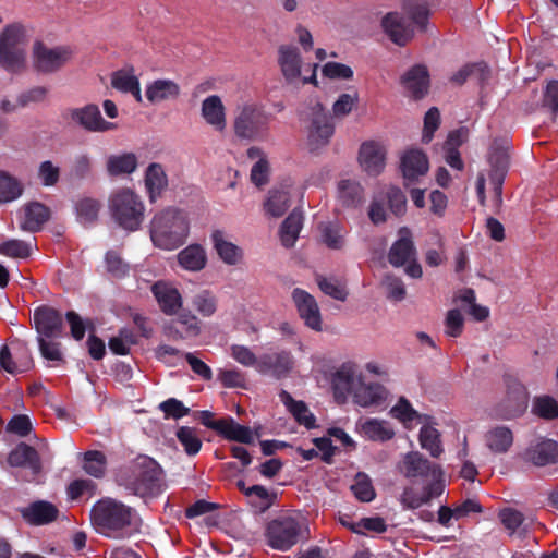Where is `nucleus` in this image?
Listing matches in <instances>:
<instances>
[{
	"instance_id": "6e6552de",
	"label": "nucleus",
	"mask_w": 558,
	"mask_h": 558,
	"mask_svg": "<svg viewBox=\"0 0 558 558\" xmlns=\"http://www.w3.org/2000/svg\"><path fill=\"white\" fill-rule=\"evenodd\" d=\"M277 61L282 76L289 84L302 82L303 84L311 83L317 85L316 70L318 64H308V69H311L310 75L303 74L307 69L303 68L301 52L298 47L293 45H281L278 48Z\"/></svg>"
},
{
	"instance_id": "c03bdc74",
	"label": "nucleus",
	"mask_w": 558,
	"mask_h": 558,
	"mask_svg": "<svg viewBox=\"0 0 558 558\" xmlns=\"http://www.w3.org/2000/svg\"><path fill=\"white\" fill-rule=\"evenodd\" d=\"M21 353L25 355L24 359H19V361H16L13 350L8 345H3L0 349V366L10 374L28 371L32 366V359L27 348H21Z\"/></svg>"
},
{
	"instance_id": "4c0bfd02",
	"label": "nucleus",
	"mask_w": 558,
	"mask_h": 558,
	"mask_svg": "<svg viewBox=\"0 0 558 558\" xmlns=\"http://www.w3.org/2000/svg\"><path fill=\"white\" fill-rule=\"evenodd\" d=\"M8 463L11 466H27L33 474H38L41 463L38 452L31 446L21 442L9 454Z\"/></svg>"
},
{
	"instance_id": "774afa93",
	"label": "nucleus",
	"mask_w": 558,
	"mask_h": 558,
	"mask_svg": "<svg viewBox=\"0 0 558 558\" xmlns=\"http://www.w3.org/2000/svg\"><path fill=\"white\" fill-rule=\"evenodd\" d=\"M0 254L13 258H26L31 254V245L21 240H9L0 244Z\"/></svg>"
},
{
	"instance_id": "79ce46f5",
	"label": "nucleus",
	"mask_w": 558,
	"mask_h": 558,
	"mask_svg": "<svg viewBox=\"0 0 558 558\" xmlns=\"http://www.w3.org/2000/svg\"><path fill=\"white\" fill-rule=\"evenodd\" d=\"M279 399L299 424L306 428L315 427L316 418L303 401H295L286 390L279 392Z\"/></svg>"
},
{
	"instance_id": "6e6d98bb",
	"label": "nucleus",
	"mask_w": 558,
	"mask_h": 558,
	"mask_svg": "<svg viewBox=\"0 0 558 558\" xmlns=\"http://www.w3.org/2000/svg\"><path fill=\"white\" fill-rule=\"evenodd\" d=\"M175 435L180 445L189 456H195L199 452L202 440L195 428L182 426L177 430Z\"/></svg>"
},
{
	"instance_id": "5701e85b",
	"label": "nucleus",
	"mask_w": 558,
	"mask_h": 558,
	"mask_svg": "<svg viewBox=\"0 0 558 558\" xmlns=\"http://www.w3.org/2000/svg\"><path fill=\"white\" fill-rule=\"evenodd\" d=\"M381 26L389 38L399 46H404L414 36V28L402 15L397 12L386 14Z\"/></svg>"
},
{
	"instance_id": "3c124183",
	"label": "nucleus",
	"mask_w": 558,
	"mask_h": 558,
	"mask_svg": "<svg viewBox=\"0 0 558 558\" xmlns=\"http://www.w3.org/2000/svg\"><path fill=\"white\" fill-rule=\"evenodd\" d=\"M421 447L426 450L433 458H439L442 452V444L440 433L432 424H423L418 436Z\"/></svg>"
},
{
	"instance_id": "37998d69",
	"label": "nucleus",
	"mask_w": 558,
	"mask_h": 558,
	"mask_svg": "<svg viewBox=\"0 0 558 558\" xmlns=\"http://www.w3.org/2000/svg\"><path fill=\"white\" fill-rule=\"evenodd\" d=\"M247 157L256 160L251 169V181L256 186H262L268 182L270 167L266 154L259 147H250Z\"/></svg>"
},
{
	"instance_id": "aec40b11",
	"label": "nucleus",
	"mask_w": 558,
	"mask_h": 558,
	"mask_svg": "<svg viewBox=\"0 0 558 558\" xmlns=\"http://www.w3.org/2000/svg\"><path fill=\"white\" fill-rule=\"evenodd\" d=\"M359 162L366 173L378 175L386 165L385 146L374 141L363 143L359 153Z\"/></svg>"
},
{
	"instance_id": "de8ad7c7",
	"label": "nucleus",
	"mask_w": 558,
	"mask_h": 558,
	"mask_svg": "<svg viewBox=\"0 0 558 558\" xmlns=\"http://www.w3.org/2000/svg\"><path fill=\"white\" fill-rule=\"evenodd\" d=\"M193 310L202 317H213L218 311V298L209 289L197 291L191 299Z\"/></svg>"
},
{
	"instance_id": "e2e57ef3",
	"label": "nucleus",
	"mask_w": 558,
	"mask_h": 558,
	"mask_svg": "<svg viewBox=\"0 0 558 558\" xmlns=\"http://www.w3.org/2000/svg\"><path fill=\"white\" fill-rule=\"evenodd\" d=\"M84 470L94 477H100L106 471V457L100 451H88L84 454Z\"/></svg>"
},
{
	"instance_id": "412c9836",
	"label": "nucleus",
	"mask_w": 558,
	"mask_h": 558,
	"mask_svg": "<svg viewBox=\"0 0 558 558\" xmlns=\"http://www.w3.org/2000/svg\"><path fill=\"white\" fill-rule=\"evenodd\" d=\"M347 230L338 221H325L317 226V243L329 251H343L347 246Z\"/></svg>"
},
{
	"instance_id": "69168bd1",
	"label": "nucleus",
	"mask_w": 558,
	"mask_h": 558,
	"mask_svg": "<svg viewBox=\"0 0 558 558\" xmlns=\"http://www.w3.org/2000/svg\"><path fill=\"white\" fill-rule=\"evenodd\" d=\"M245 496L251 498V501L259 509L266 510L272 505L275 495L270 494L268 489L262 485H253L245 490Z\"/></svg>"
},
{
	"instance_id": "603ef678",
	"label": "nucleus",
	"mask_w": 558,
	"mask_h": 558,
	"mask_svg": "<svg viewBox=\"0 0 558 558\" xmlns=\"http://www.w3.org/2000/svg\"><path fill=\"white\" fill-rule=\"evenodd\" d=\"M390 414L392 417L399 420L405 428H412L414 423L423 422L422 415L413 409L411 403L404 397H401L391 408Z\"/></svg>"
},
{
	"instance_id": "e433bc0d",
	"label": "nucleus",
	"mask_w": 558,
	"mask_h": 558,
	"mask_svg": "<svg viewBox=\"0 0 558 558\" xmlns=\"http://www.w3.org/2000/svg\"><path fill=\"white\" fill-rule=\"evenodd\" d=\"M111 86L125 94H131L138 104H144L141 84L133 69L119 70L111 75Z\"/></svg>"
},
{
	"instance_id": "052dcab7",
	"label": "nucleus",
	"mask_w": 558,
	"mask_h": 558,
	"mask_svg": "<svg viewBox=\"0 0 558 558\" xmlns=\"http://www.w3.org/2000/svg\"><path fill=\"white\" fill-rule=\"evenodd\" d=\"M316 282L319 289L327 295L338 300L344 301L347 299V290L342 282L336 278H327L324 276H317Z\"/></svg>"
},
{
	"instance_id": "7ed1b4c3",
	"label": "nucleus",
	"mask_w": 558,
	"mask_h": 558,
	"mask_svg": "<svg viewBox=\"0 0 558 558\" xmlns=\"http://www.w3.org/2000/svg\"><path fill=\"white\" fill-rule=\"evenodd\" d=\"M307 534L306 521L301 514H283L268 523L265 537L271 548L287 551L306 538Z\"/></svg>"
},
{
	"instance_id": "09e8293b",
	"label": "nucleus",
	"mask_w": 558,
	"mask_h": 558,
	"mask_svg": "<svg viewBox=\"0 0 558 558\" xmlns=\"http://www.w3.org/2000/svg\"><path fill=\"white\" fill-rule=\"evenodd\" d=\"M361 432L371 440L386 441L395 436L390 424L383 420L367 418L360 423Z\"/></svg>"
},
{
	"instance_id": "13d9d810",
	"label": "nucleus",
	"mask_w": 558,
	"mask_h": 558,
	"mask_svg": "<svg viewBox=\"0 0 558 558\" xmlns=\"http://www.w3.org/2000/svg\"><path fill=\"white\" fill-rule=\"evenodd\" d=\"M61 169L51 160L41 161L37 168V179L45 187L54 186L60 180Z\"/></svg>"
},
{
	"instance_id": "c85d7f7f",
	"label": "nucleus",
	"mask_w": 558,
	"mask_h": 558,
	"mask_svg": "<svg viewBox=\"0 0 558 558\" xmlns=\"http://www.w3.org/2000/svg\"><path fill=\"white\" fill-rule=\"evenodd\" d=\"M23 519L32 525H45L54 521L59 514L58 508L45 500H38L21 509Z\"/></svg>"
},
{
	"instance_id": "ea45409f",
	"label": "nucleus",
	"mask_w": 558,
	"mask_h": 558,
	"mask_svg": "<svg viewBox=\"0 0 558 558\" xmlns=\"http://www.w3.org/2000/svg\"><path fill=\"white\" fill-rule=\"evenodd\" d=\"M293 366V357L290 352L266 354L259 359L257 371L260 373L272 372L277 376L288 373Z\"/></svg>"
},
{
	"instance_id": "0eeeda50",
	"label": "nucleus",
	"mask_w": 558,
	"mask_h": 558,
	"mask_svg": "<svg viewBox=\"0 0 558 558\" xmlns=\"http://www.w3.org/2000/svg\"><path fill=\"white\" fill-rule=\"evenodd\" d=\"M75 50L70 45L49 46L41 40L33 45L32 59L34 68L41 73H56L74 57Z\"/></svg>"
},
{
	"instance_id": "dca6fc26",
	"label": "nucleus",
	"mask_w": 558,
	"mask_h": 558,
	"mask_svg": "<svg viewBox=\"0 0 558 558\" xmlns=\"http://www.w3.org/2000/svg\"><path fill=\"white\" fill-rule=\"evenodd\" d=\"M445 489V480L428 482L424 487L407 486L400 495V502L405 509H417L439 497Z\"/></svg>"
},
{
	"instance_id": "5fc2aeb1",
	"label": "nucleus",
	"mask_w": 558,
	"mask_h": 558,
	"mask_svg": "<svg viewBox=\"0 0 558 558\" xmlns=\"http://www.w3.org/2000/svg\"><path fill=\"white\" fill-rule=\"evenodd\" d=\"M532 412L544 420H554L558 416V402L547 395L537 396L533 399Z\"/></svg>"
},
{
	"instance_id": "6ab92c4d",
	"label": "nucleus",
	"mask_w": 558,
	"mask_h": 558,
	"mask_svg": "<svg viewBox=\"0 0 558 558\" xmlns=\"http://www.w3.org/2000/svg\"><path fill=\"white\" fill-rule=\"evenodd\" d=\"M362 373L359 365L352 361L342 363L333 373L331 384L337 398H345L353 393L362 381Z\"/></svg>"
},
{
	"instance_id": "a19ab883",
	"label": "nucleus",
	"mask_w": 558,
	"mask_h": 558,
	"mask_svg": "<svg viewBox=\"0 0 558 558\" xmlns=\"http://www.w3.org/2000/svg\"><path fill=\"white\" fill-rule=\"evenodd\" d=\"M217 433L228 440L242 444H252L255 439L250 427L238 424L232 417L220 418Z\"/></svg>"
},
{
	"instance_id": "2eb2a0df",
	"label": "nucleus",
	"mask_w": 558,
	"mask_h": 558,
	"mask_svg": "<svg viewBox=\"0 0 558 558\" xmlns=\"http://www.w3.org/2000/svg\"><path fill=\"white\" fill-rule=\"evenodd\" d=\"M291 299L305 326L314 331H322L323 319L315 298L307 291L295 288L291 293Z\"/></svg>"
},
{
	"instance_id": "58836bf2",
	"label": "nucleus",
	"mask_w": 558,
	"mask_h": 558,
	"mask_svg": "<svg viewBox=\"0 0 558 558\" xmlns=\"http://www.w3.org/2000/svg\"><path fill=\"white\" fill-rule=\"evenodd\" d=\"M484 440L493 453H505L513 444V433L507 426L496 425L485 433Z\"/></svg>"
},
{
	"instance_id": "4d7b16f0",
	"label": "nucleus",
	"mask_w": 558,
	"mask_h": 558,
	"mask_svg": "<svg viewBox=\"0 0 558 558\" xmlns=\"http://www.w3.org/2000/svg\"><path fill=\"white\" fill-rule=\"evenodd\" d=\"M504 527L510 535L515 533H524L526 527L524 526L523 514L512 508L502 509L498 514Z\"/></svg>"
},
{
	"instance_id": "39448f33",
	"label": "nucleus",
	"mask_w": 558,
	"mask_h": 558,
	"mask_svg": "<svg viewBox=\"0 0 558 558\" xmlns=\"http://www.w3.org/2000/svg\"><path fill=\"white\" fill-rule=\"evenodd\" d=\"M29 31L21 23H13L0 33V65L8 71L17 72L25 66L26 46Z\"/></svg>"
},
{
	"instance_id": "bb28decb",
	"label": "nucleus",
	"mask_w": 558,
	"mask_h": 558,
	"mask_svg": "<svg viewBox=\"0 0 558 558\" xmlns=\"http://www.w3.org/2000/svg\"><path fill=\"white\" fill-rule=\"evenodd\" d=\"M402 84L409 96L414 99L423 98L429 88V74L426 66L422 64L412 66L402 76Z\"/></svg>"
},
{
	"instance_id": "a878e982",
	"label": "nucleus",
	"mask_w": 558,
	"mask_h": 558,
	"mask_svg": "<svg viewBox=\"0 0 558 558\" xmlns=\"http://www.w3.org/2000/svg\"><path fill=\"white\" fill-rule=\"evenodd\" d=\"M415 256V248L412 241L411 230L402 227L398 231V240L392 244L389 251V262L396 267L405 265Z\"/></svg>"
},
{
	"instance_id": "c756f323",
	"label": "nucleus",
	"mask_w": 558,
	"mask_h": 558,
	"mask_svg": "<svg viewBox=\"0 0 558 558\" xmlns=\"http://www.w3.org/2000/svg\"><path fill=\"white\" fill-rule=\"evenodd\" d=\"M138 167L137 155L132 151L111 154L107 157L105 168L109 177H128Z\"/></svg>"
},
{
	"instance_id": "bf43d9fd",
	"label": "nucleus",
	"mask_w": 558,
	"mask_h": 558,
	"mask_svg": "<svg viewBox=\"0 0 558 558\" xmlns=\"http://www.w3.org/2000/svg\"><path fill=\"white\" fill-rule=\"evenodd\" d=\"M106 270L113 278H124L130 274V265L116 251H109L105 256Z\"/></svg>"
},
{
	"instance_id": "f3484780",
	"label": "nucleus",
	"mask_w": 558,
	"mask_h": 558,
	"mask_svg": "<svg viewBox=\"0 0 558 558\" xmlns=\"http://www.w3.org/2000/svg\"><path fill=\"white\" fill-rule=\"evenodd\" d=\"M400 168L405 184L409 185L417 182L428 172L429 161L422 149L411 147L401 155Z\"/></svg>"
},
{
	"instance_id": "c9c22d12",
	"label": "nucleus",
	"mask_w": 558,
	"mask_h": 558,
	"mask_svg": "<svg viewBox=\"0 0 558 558\" xmlns=\"http://www.w3.org/2000/svg\"><path fill=\"white\" fill-rule=\"evenodd\" d=\"M211 242L216 253L225 264L234 266L242 260V248L230 242L222 231H214L211 233Z\"/></svg>"
},
{
	"instance_id": "f704fd0d",
	"label": "nucleus",
	"mask_w": 558,
	"mask_h": 558,
	"mask_svg": "<svg viewBox=\"0 0 558 558\" xmlns=\"http://www.w3.org/2000/svg\"><path fill=\"white\" fill-rule=\"evenodd\" d=\"M49 209L45 205L32 202L22 209L20 227L25 231L36 232L49 219Z\"/></svg>"
},
{
	"instance_id": "864d4df0",
	"label": "nucleus",
	"mask_w": 558,
	"mask_h": 558,
	"mask_svg": "<svg viewBox=\"0 0 558 558\" xmlns=\"http://www.w3.org/2000/svg\"><path fill=\"white\" fill-rule=\"evenodd\" d=\"M22 182L5 171L0 170V203H10L22 196Z\"/></svg>"
},
{
	"instance_id": "4be33fe9",
	"label": "nucleus",
	"mask_w": 558,
	"mask_h": 558,
	"mask_svg": "<svg viewBox=\"0 0 558 558\" xmlns=\"http://www.w3.org/2000/svg\"><path fill=\"white\" fill-rule=\"evenodd\" d=\"M34 324L39 338H58L62 335V316L52 307L43 306L34 313Z\"/></svg>"
},
{
	"instance_id": "8fccbe9b",
	"label": "nucleus",
	"mask_w": 558,
	"mask_h": 558,
	"mask_svg": "<svg viewBox=\"0 0 558 558\" xmlns=\"http://www.w3.org/2000/svg\"><path fill=\"white\" fill-rule=\"evenodd\" d=\"M338 198L343 206L355 207L363 201V189L355 180L342 179L338 183Z\"/></svg>"
},
{
	"instance_id": "9d476101",
	"label": "nucleus",
	"mask_w": 558,
	"mask_h": 558,
	"mask_svg": "<svg viewBox=\"0 0 558 558\" xmlns=\"http://www.w3.org/2000/svg\"><path fill=\"white\" fill-rule=\"evenodd\" d=\"M128 488L138 496L156 495L161 489V469L150 458H143L134 466Z\"/></svg>"
},
{
	"instance_id": "72a5a7b5",
	"label": "nucleus",
	"mask_w": 558,
	"mask_h": 558,
	"mask_svg": "<svg viewBox=\"0 0 558 558\" xmlns=\"http://www.w3.org/2000/svg\"><path fill=\"white\" fill-rule=\"evenodd\" d=\"M201 322L191 312H182L178 315L173 325L167 328L168 336L174 339L197 337L201 333Z\"/></svg>"
},
{
	"instance_id": "338daca9",
	"label": "nucleus",
	"mask_w": 558,
	"mask_h": 558,
	"mask_svg": "<svg viewBox=\"0 0 558 558\" xmlns=\"http://www.w3.org/2000/svg\"><path fill=\"white\" fill-rule=\"evenodd\" d=\"M99 209V202L92 198H84L76 204L77 217L83 223H89L96 220Z\"/></svg>"
},
{
	"instance_id": "7c9ffc66",
	"label": "nucleus",
	"mask_w": 558,
	"mask_h": 558,
	"mask_svg": "<svg viewBox=\"0 0 558 558\" xmlns=\"http://www.w3.org/2000/svg\"><path fill=\"white\" fill-rule=\"evenodd\" d=\"M353 400L363 408L381 405L388 398L387 389L376 383L361 384L354 389Z\"/></svg>"
},
{
	"instance_id": "a211bd4d",
	"label": "nucleus",
	"mask_w": 558,
	"mask_h": 558,
	"mask_svg": "<svg viewBox=\"0 0 558 558\" xmlns=\"http://www.w3.org/2000/svg\"><path fill=\"white\" fill-rule=\"evenodd\" d=\"M181 95L179 83L170 78H156L145 85L144 99L147 105L159 106L175 101Z\"/></svg>"
},
{
	"instance_id": "680f3d73",
	"label": "nucleus",
	"mask_w": 558,
	"mask_h": 558,
	"mask_svg": "<svg viewBox=\"0 0 558 558\" xmlns=\"http://www.w3.org/2000/svg\"><path fill=\"white\" fill-rule=\"evenodd\" d=\"M351 490L353 492L354 496L363 502H369L375 498V490L372 485V481L364 473H359L355 476L354 483L351 486Z\"/></svg>"
},
{
	"instance_id": "473e14b6",
	"label": "nucleus",
	"mask_w": 558,
	"mask_h": 558,
	"mask_svg": "<svg viewBox=\"0 0 558 558\" xmlns=\"http://www.w3.org/2000/svg\"><path fill=\"white\" fill-rule=\"evenodd\" d=\"M144 182L149 201L156 202L168 187V177L163 166L159 162L149 163L145 170Z\"/></svg>"
},
{
	"instance_id": "1a4fd4ad",
	"label": "nucleus",
	"mask_w": 558,
	"mask_h": 558,
	"mask_svg": "<svg viewBox=\"0 0 558 558\" xmlns=\"http://www.w3.org/2000/svg\"><path fill=\"white\" fill-rule=\"evenodd\" d=\"M397 471L410 481L432 482L444 480L440 465L429 461L418 451L402 454L397 463Z\"/></svg>"
},
{
	"instance_id": "ddd939ff",
	"label": "nucleus",
	"mask_w": 558,
	"mask_h": 558,
	"mask_svg": "<svg viewBox=\"0 0 558 558\" xmlns=\"http://www.w3.org/2000/svg\"><path fill=\"white\" fill-rule=\"evenodd\" d=\"M70 118L83 130L90 133H106L118 128L117 123L104 119L99 107L95 104L71 109Z\"/></svg>"
},
{
	"instance_id": "f257e3e1",
	"label": "nucleus",
	"mask_w": 558,
	"mask_h": 558,
	"mask_svg": "<svg viewBox=\"0 0 558 558\" xmlns=\"http://www.w3.org/2000/svg\"><path fill=\"white\" fill-rule=\"evenodd\" d=\"M92 522L100 534L111 538H122L140 527L137 512L112 498L99 500L90 511Z\"/></svg>"
},
{
	"instance_id": "a18cd8bd",
	"label": "nucleus",
	"mask_w": 558,
	"mask_h": 558,
	"mask_svg": "<svg viewBox=\"0 0 558 558\" xmlns=\"http://www.w3.org/2000/svg\"><path fill=\"white\" fill-rule=\"evenodd\" d=\"M303 228V216L300 211L293 210L282 222L279 235L284 247H293Z\"/></svg>"
},
{
	"instance_id": "b1692460",
	"label": "nucleus",
	"mask_w": 558,
	"mask_h": 558,
	"mask_svg": "<svg viewBox=\"0 0 558 558\" xmlns=\"http://www.w3.org/2000/svg\"><path fill=\"white\" fill-rule=\"evenodd\" d=\"M201 116L216 132L222 133L227 129V113L222 99L218 95L207 96L201 105Z\"/></svg>"
},
{
	"instance_id": "4468645a",
	"label": "nucleus",
	"mask_w": 558,
	"mask_h": 558,
	"mask_svg": "<svg viewBox=\"0 0 558 558\" xmlns=\"http://www.w3.org/2000/svg\"><path fill=\"white\" fill-rule=\"evenodd\" d=\"M527 401L529 392L524 385L512 380L507 385L506 393L497 405V412L502 418H515L524 413Z\"/></svg>"
},
{
	"instance_id": "f8f14e48",
	"label": "nucleus",
	"mask_w": 558,
	"mask_h": 558,
	"mask_svg": "<svg viewBox=\"0 0 558 558\" xmlns=\"http://www.w3.org/2000/svg\"><path fill=\"white\" fill-rule=\"evenodd\" d=\"M335 126L325 108L316 102L311 108V126L308 130V147L312 151L325 147L333 135Z\"/></svg>"
},
{
	"instance_id": "20e7f679",
	"label": "nucleus",
	"mask_w": 558,
	"mask_h": 558,
	"mask_svg": "<svg viewBox=\"0 0 558 558\" xmlns=\"http://www.w3.org/2000/svg\"><path fill=\"white\" fill-rule=\"evenodd\" d=\"M109 210L112 219L126 231H136L144 221L145 205L141 197L131 189L114 191L109 198Z\"/></svg>"
},
{
	"instance_id": "f03ea898",
	"label": "nucleus",
	"mask_w": 558,
	"mask_h": 558,
	"mask_svg": "<svg viewBox=\"0 0 558 558\" xmlns=\"http://www.w3.org/2000/svg\"><path fill=\"white\" fill-rule=\"evenodd\" d=\"M190 233L187 215L177 208L157 213L149 226L153 244L163 251H174L182 246Z\"/></svg>"
},
{
	"instance_id": "49530a36",
	"label": "nucleus",
	"mask_w": 558,
	"mask_h": 558,
	"mask_svg": "<svg viewBox=\"0 0 558 558\" xmlns=\"http://www.w3.org/2000/svg\"><path fill=\"white\" fill-rule=\"evenodd\" d=\"M290 206V192L288 187H275L269 191L264 203V210L271 217L282 216Z\"/></svg>"
},
{
	"instance_id": "2f4dec72",
	"label": "nucleus",
	"mask_w": 558,
	"mask_h": 558,
	"mask_svg": "<svg viewBox=\"0 0 558 558\" xmlns=\"http://www.w3.org/2000/svg\"><path fill=\"white\" fill-rule=\"evenodd\" d=\"M207 252L198 243H193L181 250L177 254L179 266L190 272H198L207 265Z\"/></svg>"
},
{
	"instance_id": "0e129e2a",
	"label": "nucleus",
	"mask_w": 558,
	"mask_h": 558,
	"mask_svg": "<svg viewBox=\"0 0 558 558\" xmlns=\"http://www.w3.org/2000/svg\"><path fill=\"white\" fill-rule=\"evenodd\" d=\"M405 13L420 29H426L429 16V9L425 2L407 3Z\"/></svg>"
},
{
	"instance_id": "9b49d317",
	"label": "nucleus",
	"mask_w": 558,
	"mask_h": 558,
	"mask_svg": "<svg viewBox=\"0 0 558 558\" xmlns=\"http://www.w3.org/2000/svg\"><path fill=\"white\" fill-rule=\"evenodd\" d=\"M509 142L506 138L495 140L488 154L490 170L488 173L497 205L502 202V184L509 168Z\"/></svg>"
},
{
	"instance_id": "393cba45",
	"label": "nucleus",
	"mask_w": 558,
	"mask_h": 558,
	"mask_svg": "<svg viewBox=\"0 0 558 558\" xmlns=\"http://www.w3.org/2000/svg\"><path fill=\"white\" fill-rule=\"evenodd\" d=\"M151 292L161 308L167 315H175L182 307L183 300L179 290L169 282L157 281L151 287Z\"/></svg>"
},
{
	"instance_id": "cd10ccee",
	"label": "nucleus",
	"mask_w": 558,
	"mask_h": 558,
	"mask_svg": "<svg viewBox=\"0 0 558 558\" xmlns=\"http://www.w3.org/2000/svg\"><path fill=\"white\" fill-rule=\"evenodd\" d=\"M524 457L536 466H545L558 462V444L551 439H541L532 444Z\"/></svg>"
},
{
	"instance_id": "423d86ee",
	"label": "nucleus",
	"mask_w": 558,
	"mask_h": 558,
	"mask_svg": "<svg viewBox=\"0 0 558 558\" xmlns=\"http://www.w3.org/2000/svg\"><path fill=\"white\" fill-rule=\"evenodd\" d=\"M269 114L256 104L239 107L233 121L234 134L242 140L262 141L268 132Z\"/></svg>"
}]
</instances>
